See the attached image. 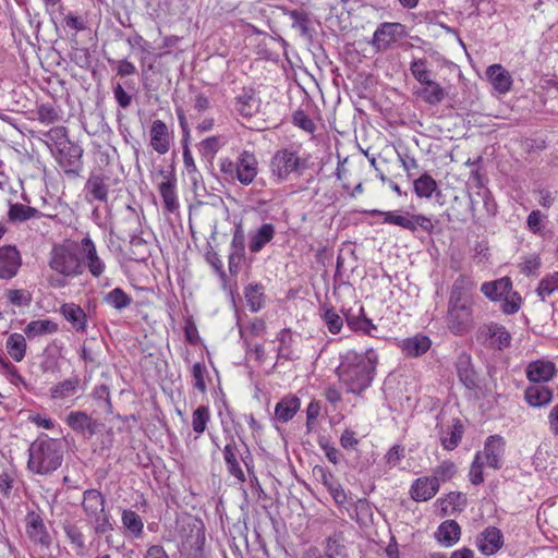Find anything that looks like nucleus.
Instances as JSON below:
<instances>
[{"label":"nucleus","mask_w":558,"mask_h":558,"mask_svg":"<svg viewBox=\"0 0 558 558\" xmlns=\"http://www.w3.org/2000/svg\"><path fill=\"white\" fill-rule=\"evenodd\" d=\"M378 362V354L373 348L364 352L349 350L341 354L336 374L345 392L361 396L368 389L376 376Z\"/></svg>","instance_id":"obj_1"},{"label":"nucleus","mask_w":558,"mask_h":558,"mask_svg":"<svg viewBox=\"0 0 558 558\" xmlns=\"http://www.w3.org/2000/svg\"><path fill=\"white\" fill-rule=\"evenodd\" d=\"M63 445L59 439L41 435L28 448L27 468L31 472L47 475L61 466Z\"/></svg>","instance_id":"obj_2"},{"label":"nucleus","mask_w":558,"mask_h":558,"mask_svg":"<svg viewBox=\"0 0 558 558\" xmlns=\"http://www.w3.org/2000/svg\"><path fill=\"white\" fill-rule=\"evenodd\" d=\"M48 265L50 269L63 277H76L84 271V262L80 256L77 244L69 241L52 246Z\"/></svg>","instance_id":"obj_3"},{"label":"nucleus","mask_w":558,"mask_h":558,"mask_svg":"<svg viewBox=\"0 0 558 558\" xmlns=\"http://www.w3.org/2000/svg\"><path fill=\"white\" fill-rule=\"evenodd\" d=\"M256 156L248 150H242L233 161L230 158H221L219 168L228 181H239L243 185H250L258 173Z\"/></svg>","instance_id":"obj_4"},{"label":"nucleus","mask_w":558,"mask_h":558,"mask_svg":"<svg viewBox=\"0 0 558 558\" xmlns=\"http://www.w3.org/2000/svg\"><path fill=\"white\" fill-rule=\"evenodd\" d=\"M119 183L120 180L114 178L109 171L100 168L93 170L84 185L85 201L89 204L94 202L107 204L110 194L114 192Z\"/></svg>","instance_id":"obj_5"},{"label":"nucleus","mask_w":558,"mask_h":558,"mask_svg":"<svg viewBox=\"0 0 558 558\" xmlns=\"http://www.w3.org/2000/svg\"><path fill=\"white\" fill-rule=\"evenodd\" d=\"M482 293L492 301L504 299L501 310L505 314H514L520 310L521 296L512 291V281L509 277L484 282L481 287Z\"/></svg>","instance_id":"obj_6"},{"label":"nucleus","mask_w":558,"mask_h":558,"mask_svg":"<svg viewBox=\"0 0 558 558\" xmlns=\"http://www.w3.org/2000/svg\"><path fill=\"white\" fill-rule=\"evenodd\" d=\"M308 168V157H302L293 147H284L275 153L270 160L271 173L286 180L291 173L301 175Z\"/></svg>","instance_id":"obj_7"},{"label":"nucleus","mask_w":558,"mask_h":558,"mask_svg":"<svg viewBox=\"0 0 558 558\" xmlns=\"http://www.w3.org/2000/svg\"><path fill=\"white\" fill-rule=\"evenodd\" d=\"M372 216H383L384 222L401 227L410 232H415L417 229L425 231L428 234L434 232L435 223L432 219L422 214H399V211H381L373 209L368 211Z\"/></svg>","instance_id":"obj_8"},{"label":"nucleus","mask_w":558,"mask_h":558,"mask_svg":"<svg viewBox=\"0 0 558 558\" xmlns=\"http://www.w3.org/2000/svg\"><path fill=\"white\" fill-rule=\"evenodd\" d=\"M473 301L448 300L447 327L456 336L468 333L474 325Z\"/></svg>","instance_id":"obj_9"},{"label":"nucleus","mask_w":558,"mask_h":558,"mask_svg":"<svg viewBox=\"0 0 558 558\" xmlns=\"http://www.w3.org/2000/svg\"><path fill=\"white\" fill-rule=\"evenodd\" d=\"M243 447L245 448V456L240 451L239 447L236 446L234 437L230 436L222 450L223 460L226 462L229 474L234 476L241 483L245 482V474L240 464V460L244 463L248 471L250 463L252 462L250 450L244 442Z\"/></svg>","instance_id":"obj_10"},{"label":"nucleus","mask_w":558,"mask_h":558,"mask_svg":"<svg viewBox=\"0 0 558 558\" xmlns=\"http://www.w3.org/2000/svg\"><path fill=\"white\" fill-rule=\"evenodd\" d=\"M405 26L397 22H385L378 25L374 32L372 46L376 51H386L399 38L407 37Z\"/></svg>","instance_id":"obj_11"},{"label":"nucleus","mask_w":558,"mask_h":558,"mask_svg":"<svg viewBox=\"0 0 558 558\" xmlns=\"http://www.w3.org/2000/svg\"><path fill=\"white\" fill-rule=\"evenodd\" d=\"M52 154L65 173L77 175L82 170L83 148L78 144L70 142L68 145L56 149Z\"/></svg>","instance_id":"obj_12"},{"label":"nucleus","mask_w":558,"mask_h":558,"mask_svg":"<svg viewBox=\"0 0 558 558\" xmlns=\"http://www.w3.org/2000/svg\"><path fill=\"white\" fill-rule=\"evenodd\" d=\"M25 530L28 538L41 547L49 548L51 536L47 531L41 514L37 511H28L25 517Z\"/></svg>","instance_id":"obj_13"},{"label":"nucleus","mask_w":558,"mask_h":558,"mask_svg":"<svg viewBox=\"0 0 558 558\" xmlns=\"http://www.w3.org/2000/svg\"><path fill=\"white\" fill-rule=\"evenodd\" d=\"M260 107V98L253 87H243L241 93L234 97L233 111L244 118L251 119Z\"/></svg>","instance_id":"obj_14"},{"label":"nucleus","mask_w":558,"mask_h":558,"mask_svg":"<svg viewBox=\"0 0 558 558\" xmlns=\"http://www.w3.org/2000/svg\"><path fill=\"white\" fill-rule=\"evenodd\" d=\"M439 441L445 450H454L461 442L464 425L460 418H452L446 424H438Z\"/></svg>","instance_id":"obj_15"},{"label":"nucleus","mask_w":558,"mask_h":558,"mask_svg":"<svg viewBox=\"0 0 558 558\" xmlns=\"http://www.w3.org/2000/svg\"><path fill=\"white\" fill-rule=\"evenodd\" d=\"M57 218V214L52 213V210H39V208H35L32 206H27L21 203H11L9 202V210H8V220L12 223H22L32 218Z\"/></svg>","instance_id":"obj_16"},{"label":"nucleus","mask_w":558,"mask_h":558,"mask_svg":"<svg viewBox=\"0 0 558 558\" xmlns=\"http://www.w3.org/2000/svg\"><path fill=\"white\" fill-rule=\"evenodd\" d=\"M22 265L21 254L13 245L0 247V278H13Z\"/></svg>","instance_id":"obj_17"},{"label":"nucleus","mask_w":558,"mask_h":558,"mask_svg":"<svg viewBox=\"0 0 558 558\" xmlns=\"http://www.w3.org/2000/svg\"><path fill=\"white\" fill-rule=\"evenodd\" d=\"M68 426L75 433L92 437L97 433L98 422L92 418L86 412L72 411L65 418Z\"/></svg>","instance_id":"obj_18"},{"label":"nucleus","mask_w":558,"mask_h":558,"mask_svg":"<svg viewBox=\"0 0 558 558\" xmlns=\"http://www.w3.org/2000/svg\"><path fill=\"white\" fill-rule=\"evenodd\" d=\"M505 452V441L501 436L493 435L489 436L484 445V450L482 453V460L485 459V462L488 466L498 470L501 468V460Z\"/></svg>","instance_id":"obj_19"},{"label":"nucleus","mask_w":558,"mask_h":558,"mask_svg":"<svg viewBox=\"0 0 558 558\" xmlns=\"http://www.w3.org/2000/svg\"><path fill=\"white\" fill-rule=\"evenodd\" d=\"M150 146L159 155H165L171 146V134L167 124L161 120H155L149 130Z\"/></svg>","instance_id":"obj_20"},{"label":"nucleus","mask_w":558,"mask_h":558,"mask_svg":"<svg viewBox=\"0 0 558 558\" xmlns=\"http://www.w3.org/2000/svg\"><path fill=\"white\" fill-rule=\"evenodd\" d=\"M476 545L483 555L490 556L502 547L504 536L496 526H488L477 536Z\"/></svg>","instance_id":"obj_21"},{"label":"nucleus","mask_w":558,"mask_h":558,"mask_svg":"<svg viewBox=\"0 0 558 558\" xmlns=\"http://www.w3.org/2000/svg\"><path fill=\"white\" fill-rule=\"evenodd\" d=\"M81 245L88 271L93 277L99 278L105 272L106 265L104 260L98 256L95 243L87 235L82 239Z\"/></svg>","instance_id":"obj_22"},{"label":"nucleus","mask_w":558,"mask_h":558,"mask_svg":"<svg viewBox=\"0 0 558 558\" xmlns=\"http://www.w3.org/2000/svg\"><path fill=\"white\" fill-rule=\"evenodd\" d=\"M556 373V365L550 361L537 360L526 366V377L535 384L549 381Z\"/></svg>","instance_id":"obj_23"},{"label":"nucleus","mask_w":558,"mask_h":558,"mask_svg":"<svg viewBox=\"0 0 558 558\" xmlns=\"http://www.w3.org/2000/svg\"><path fill=\"white\" fill-rule=\"evenodd\" d=\"M439 490V485L432 476H423L415 480L411 486L410 495L415 501H427Z\"/></svg>","instance_id":"obj_24"},{"label":"nucleus","mask_w":558,"mask_h":558,"mask_svg":"<svg viewBox=\"0 0 558 558\" xmlns=\"http://www.w3.org/2000/svg\"><path fill=\"white\" fill-rule=\"evenodd\" d=\"M457 374L460 381L470 390L478 387L477 384V375L474 371L471 362V356L469 354H461L457 361Z\"/></svg>","instance_id":"obj_25"},{"label":"nucleus","mask_w":558,"mask_h":558,"mask_svg":"<svg viewBox=\"0 0 558 558\" xmlns=\"http://www.w3.org/2000/svg\"><path fill=\"white\" fill-rule=\"evenodd\" d=\"M275 227L271 223H263L256 231L248 235V250L252 253L260 252L275 236Z\"/></svg>","instance_id":"obj_26"},{"label":"nucleus","mask_w":558,"mask_h":558,"mask_svg":"<svg viewBox=\"0 0 558 558\" xmlns=\"http://www.w3.org/2000/svg\"><path fill=\"white\" fill-rule=\"evenodd\" d=\"M430 344L432 341L427 336L416 335L404 339L401 343V350L405 356L417 357L426 353Z\"/></svg>","instance_id":"obj_27"},{"label":"nucleus","mask_w":558,"mask_h":558,"mask_svg":"<svg viewBox=\"0 0 558 558\" xmlns=\"http://www.w3.org/2000/svg\"><path fill=\"white\" fill-rule=\"evenodd\" d=\"M300 399L295 396L283 397L275 408V417L280 423H288L300 410Z\"/></svg>","instance_id":"obj_28"},{"label":"nucleus","mask_w":558,"mask_h":558,"mask_svg":"<svg viewBox=\"0 0 558 558\" xmlns=\"http://www.w3.org/2000/svg\"><path fill=\"white\" fill-rule=\"evenodd\" d=\"M486 74L497 92L505 94L510 90L512 85L511 75L500 64L488 66Z\"/></svg>","instance_id":"obj_29"},{"label":"nucleus","mask_w":558,"mask_h":558,"mask_svg":"<svg viewBox=\"0 0 558 558\" xmlns=\"http://www.w3.org/2000/svg\"><path fill=\"white\" fill-rule=\"evenodd\" d=\"M106 498L97 489H87L83 493L82 508L86 518L99 514L105 510Z\"/></svg>","instance_id":"obj_30"},{"label":"nucleus","mask_w":558,"mask_h":558,"mask_svg":"<svg viewBox=\"0 0 558 558\" xmlns=\"http://www.w3.org/2000/svg\"><path fill=\"white\" fill-rule=\"evenodd\" d=\"M525 401L531 407H543L548 404L553 399V390L544 385L535 384L529 386L524 392Z\"/></svg>","instance_id":"obj_31"},{"label":"nucleus","mask_w":558,"mask_h":558,"mask_svg":"<svg viewBox=\"0 0 558 558\" xmlns=\"http://www.w3.org/2000/svg\"><path fill=\"white\" fill-rule=\"evenodd\" d=\"M417 97H420L425 104L430 106L439 105L446 98V90L436 81H432L425 85H421V88L416 90Z\"/></svg>","instance_id":"obj_32"},{"label":"nucleus","mask_w":558,"mask_h":558,"mask_svg":"<svg viewBox=\"0 0 558 558\" xmlns=\"http://www.w3.org/2000/svg\"><path fill=\"white\" fill-rule=\"evenodd\" d=\"M473 280L466 275H460L452 283L449 293V300L453 301H473L472 290Z\"/></svg>","instance_id":"obj_33"},{"label":"nucleus","mask_w":558,"mask_h":558,"mask_svg":"<svg viewBox=\"0 0 558 558\" xmlns=\"http://www.w3.org/2000/svg\"><path fill=\"white\" fill-rule=\"evenodd\" d=\"M461 527L454 520L444 521L435 534L437 541L444 546H452L460 539Z\"/></svg>","instance_id":"obj_34"},{"label":"nucleus","mask_w":558,"mask_h":558,"mask_svg":"<svg viewBox=\"0 0 558 558\" xmlns=\"http://www.w3.org/2000/svg\"><path fill=\"white\" fill-rule=\"evenodd\" d=\"M61 314L72 324L76 331L84 332L86 330L87 317L81 306L74 303L63 304L61 306Z\"/></svg>","instance_id":"obj_35"},{"label":"nucleus","mask_w":558,"mask_h":558,"mask_svg":"<svg viewBox=\"0 0 558 558\" xmlns=\"http://www.w3.org/2000/svg\"><path fill=\"white\" fill-rule=\"evenodd\" d=\"M159 193L163 202V207L169 213H174L179 208V202L175 193V178L166 177V181L159 184Z\"/></svg>","instance_id":"obj_36"},{"label":"nucleus","mask_w":558,"mask_h":558,"mask_svg":"<svg viewBox=\"0 0 558 558\" xmlns=\"http://www.w3.org/2000/svg\"><path fill=\"white\" fill-rule=\"evenodd\" d=\"M344 316L348 326L354 331H362L365 335L372 336V331L377 329L372 319L366 317L363 306L359 308L356 315L349 312L345 313Z\"/></svg>","instance_id":"obj_37"},{"label":"nucleus","mask_w":558,"mask_h":558,"mask_svg":"<svg viewBox=\"0 0 558 558\" xmlns=\"http://www.w3.org/2000/svg\"><path fill=\"white\" fill-rule=\"evenodd\" d=\"M277 340L279 341L278 347V359H283L286 361H293L298 359V354L293 350V335L290 329H282L278 336Z\"/></svg>","instance_id":"obj_38"},{"label":"nucleus","mask_w":558,"mask_h":558,"mask_svg":"<svg viewBox=\"0 0 558 558\" xmlns=\"http://www.w3.org/2000/svg\"><path fill=\"white\" fill-rule=\"evenodd\" d=\"M102 301L110 307L122 312L132 304L133 299L123 289L114 288L104 295Z\"/></svg>","instance_id":"obj_39"},{"label":"nucleus","mask_w":558,"mask_h":558,"mask_svg":"<svg viewBox=\"0 0 558 558\" xmlns=\"http://www.w3.org/2000/svg\"><path fill=\"white\" fill-rule=\"evenodd\" d=\"M487 336L492 340V345L498 350H504L510 345L511 336L509 331L501 325L490 324L485 327Z\"/></svg>","instance_id":"obj_40"},{"label":"nucleus","mask_w":558,"mask_h":558,"mask_svg":"<svg viewBox=\"0 0 558 558\" xmlns=\"http://www.w3.org/2000/svg\"><path fill=\"white\" fill-rule=\"evenodd\" d=\"M9 355L15 361L21 362L26 352V340L23 335L14 332L9 336L5 343Z\"/></svg>","instance_id":"obj_41"},{"label":"nucleus","mask_w":558,"mask_h":558,"mask_svg":"<svg viewBox=\"0 0 558 558\" xmlns=\"http://www.w3.org/2000/svg\"><path fill=\"white\" fill-rule=\"evenodd\" d=\"M88 523L92 525L96 535L101 536L113 531V523L111 515L105 510L99 514H93L87 518Z\"/></svg>","instance_id":"obj_42"},{"label":"nucleus","mask_w":558,"mask_h":558,"mask_svg":"<svg viewBox=\"0 0 558 558\" xmlns=\"http://www.w3.org/2000/svg\"><path fill=\"white\" fill-rule=\"evenodd\" d=\"M58 325L49 319L33 320L25 327V335L28 338H35L43 335L56 332Z\"/></svg>","instance_id":"obj_43"},{"label":"nucleus","mask_w":558,"mask_h":558,"mask_svg":"<svg viewBox=\"0 0 558 558\" xmlns=\"http://www.w3.org/2000/svg\"><path fill=\"white\" fill-rule=\"evenodd\" d=\"M80 378L77 376L58 383L50 389L52 399H64L74 396L77 391Z\"/></svg>","instance_id":"obj_44"},{"label":"nucleus","mask_w":558,"mask_h":558,"mask_svg":"<svg viewBox=\"0 0 558 558\" xmlns=\"http://www.w3.org/2000/svg\"><path fill=\"white\" fill-rule=\"evenodd\" d=\"M149 257L147 242L141 236L133 234L130 239L129 258L134 262H145Z\"/></svg>","instance_id":"obj_45"},{"label":"nucleus","mask_w":558,"mask_h":558,"mask_svg":"<svg viewBox=\"0 0 558 558\" xmlns=\"http://www.w3.org/2000/svg\"><path fill=\"white\" fill-rule=\"evenodd\" d=\"M121 521L123 526L134 536L141 537L143 534L144 523L140 514L131 509L122 512Z\"/></svg>","instance_id":"obj_46"},{"label":"nucleus","mask_w":558,"mask_h":558,"mask_svg":"<svg viewBox=\"0 0 558 558\" xmlns=\"http://www.w3.org/2000/svg\"><path fill=\"white\" fill-rule=\"evenodd\" d=\"M244 295L252 312H258L263 307L264 286L251 283L245 288Z\"/></svg>","instance_id":"obj_47"},{"label":"nucleus","mask_w":558,"mask_h":558,"mask_svg":"<svg viewBox=\"0 0 558 558\" xmlns=\"http://www.w3.org/2000/svg\"><path fill=\"white\" fill-rule=\"evenodd\" d=\"M413 184L414 192L420 198H429L437 190V182L428 173H423Z\"/></svg>","instance_id":"obj_48"},{"label":"nucleus","mask_w":558,"mask_h":558,"mask_svg":"<svg viewBox=\"0 0 558 558\" xmlns=\"http://www.w3.org/2000/svg\"><path fill=\"white\" fill-rule=\"evenodd\" d=\"M46 143L51 153L63 145H68L71 141L68 138V130L64 126H56L45 133Z\"/></svg>","instance_id":"obj_49"},{"label":"nucleus","mask_w":558,"mask_h":558,"mask_svg":"<svg viewBox=\"0 0 558 558\" xmlns=\"http://www.w3.org/2000/svg\"><path fill=\"white\" fill-rule=\"evenodd\" d=\"M410 71L413 77L421 84L425 85L432 81V71L427 68L426 59H413L410 63Z\"/></svg>","instance_id":"obj_50"},{"label":"nucleus","mask_w":558,"mask_h":558,"mask_svg":"<svg viewBox=\"0 0 558 558\" xmlns=\"http://www.w3.org/2000/svg\"><path fill=\"white\" fill-rule=\"evenodd\" d=\"M121 226L123 231L128 233L130 238H132L133 234L137 235L141 232L140 216L131 206L126 207Z\"/></svg>","instance_id":"obj_51"},{"label":"nucleus","mask_w":558,"mask_h":558,"mask_svg":"<svg viewBox=\"0 0 558 558\" xmlns=\"http://www.w3.org/2000/svg\"><path fill=\"white\" fill-rule=\"evenodd\" d=\"M210 420L209 409L206 405L197 407L192 414V427L197 436L202 435Z\"/></svg>","instance_id":"obj_52"},{"label":"nucleus","mask_w":558,"mask_h":558,"mask_svg":"<svg viewBox=\"0 0 558 558\" xmlns=\"http://www.w3.org/2000/svg\"><path fill=\"white\" fill-rule=\"evenodd\" d=\"M456 473V464L452 461L446 460L442 461L437 468H435L432 478H435L440 486L441 482L444 483L451 480Z\"/></svg>","instance_id":"obj_53"},{"label":"nucleus","mask_w":558,"mask_h":558,"mask_svg":"<svg viewBox=\"0 0 558 558\" xmlns=\"http://www.w3.org/2000/svg\"><path fill=\"white\" fill-rule=\"evenodd\" d=\"M38 120L44 124H52L60 120L59 110L51 104H41L37 109Z\"/></svg>","instance_id":"obj_54"},{"label":"nucleus","mask_w":558,"mask_h":558,"mask_svg":"<svg viewBox=\"0 0 558 558\" xmlns=\"http://www.w3.org/2000/svg\"><path fill=\"white\" fill-rule=\"evenodd\" d=\"M323 320L327 326L329 332L337 335L343 326V319L338 315L333 308H326L323 314Z\"/></svg>","instance_id":"obj_55"},{"label":"nucleus","mask_w":558,"mask_h":558,"mask_svg":"<svg viewBox=\"0 0 558 558\" xmlns=\"http://www.w3.org/2000/svg\"><path fill=\"white\" fill-rule=\"evenodd\" d=\"M229 254L245 256V234L241 225L234 228Z\"/></svg>","instance_id":"obj_56"},{"label":"nucleus","mask_w":558,"mask_h":558,"mask_svg":"<svg viewBox=\"0 0 558 558\" xmlns=\"http://www.w3.org/2000/svg\"><path fill=\"white\" fill-rule=\"evenodd\" d=\"M7 298L11 304L19 307L29 306L32 302V294L22 289L8 290Z\"/></svg>","instance_id":"obj_57"},{"label":"nucleus","mask_w":558,"mask_h":558,"mask_svg":"<svg viewBox=\"0 0 558 558\" xmlns=\"http://www.w3.org/2000/svg\"><path fill=\"white\" fill-rule=\"evenodd\" d=\"M483 465L484 461L482 460V453L477 452L474 457V460L471 464L469 472V477L473 485H480L484 482Z\"/></svg>","instance_id":"obj_58"},{"label":"nucleus","mask_w":558,"mask_h":558,"mask_svg":"<svg viewBox=\"0 0 558 558\" xmlns=\"http://www.w3.org/2000/svg\"><path fill=\"white\" fill-rule=\"evenodd\" d=\"M207 373L206 366L204 363H195L192 367V376H193V386L201 392H205L207 389L205 383V374Z\"/></svg>","instance_id":"obj_59"},{"label":"nucleus","mask_w":558,"mask_h":558,"mask_svg":"<svg viewBox=\"0 0 558 558\" xmlns=\"http://www.w3.org/2000/svg\"><path fill=\"white\" fill-rule=\"evenodd\" d=\"M557 291L554 272L544 277L536 289V292L542 301H545L547 296Z\"/></svg>","instance_id":"obj_60"},{"label":"nucleus","mask_w":558,"mask_h":558,"mask_svg":"<svg viewBox=\"0 0 558 558\" xmlns=\"http://www.w3.org/2000/svg\"><path fill=\"white\" fill-rule=\"evenodd\" d=\"M557 291L554 272L544 277L536 289V292L542 301H545L547 296Z\"/></svg>","instance_id":"obj_61"},{"label":"nucleus","mask_w":558,"mask_h":558,"mask_svg":"<svg viewBox=\"0 0 558 558\" xmlns=\"http://www.w3.org/2000/svg\"><path fill=\"white\" fill-rule=\"evenodd\" d=\"M345 547L341 542L339 535H332L327 538L326 548L324 554L329 555L331 558L344 555Z\"/></svg>","instance_id":"obj_62"},{"label":"nucleus","mask_w":558,"mask_h":558,"mask_svg":"<svg viewBox=\"0 0 558 558\" xmlns=\"http://www.w3.org/2000/svg\"><path fill=\"white\" fill-rule=\"evenodd\" d=\"M292 121L294 125L307 133H313L316 130L314 121L303 110H296L293 113Z\"/></svg>","instance_id":"obj_63"},{"label":"nucleus","mask_w":558,"mask_h":558,"mask_svg":"<svg viewBox=\"0 0 558 558\" xmlns=\"http://www.w3.org/2000/svg\"><path fill=\"white\" fill-rule=\"evenodd\" d=\"M219 148L220 142L216 136L207 137L199 143V151L207 158H213Z\"/></svg>","instance_id":"obj_64"}]
</instances>
